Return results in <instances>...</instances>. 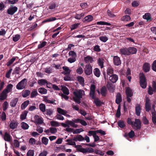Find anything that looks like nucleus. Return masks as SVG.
I'll use <instances>...</instances> for the list:
<instances>
[{
  "label": "nucleus",
  "instance_id": "nucleus-1",
  "mask_svg": "<svg viewBox=\"0 0 156 156\" xmlns=\"http://www.w3.org/2000/svg\"><path fill=\"white\" fill-rule=\"evenodd\" d=\"M84 92V90H82L74 91L73 94L75 97H73V101L78 104H80L81 103L80 100L83 97V93Z\"/></svg>",
  "mask_w": 156,
  "mask_h": 156
},
{
  "label": "nucleus",
  "instance_id": "nucleus-2",
  "mask_svg": "<svg viewBox=\"0 0 156 156\" xmlns=\"http://www.w3.org/2000/svg\"><path fill=\"white\" fill-rule=\"evenodd\" d=\"M139 83L141 87L143 89L147 87V82L146 77L143 73H140L139 75Z\"/></svg>",
  "mask_w": 156,
  "mask_h": 156
},
{
  "label": "nucleus",
  "instance_id": "nucleus-3",
  "mask_svg": "<svg viewBox=\"0 0 156 156\" xmlns=\"http://www.w3.org/2000/svg\"><path fill=\"white\" fill-rule=\"evenodd\" d=\"M27 79L24 78L18 83L16 86V88L18 90L25 89L27 85Z\"/></svg>",
  "mask_w": 156,
  "mask_h": 156
},
{
  "label": "nucleus",
  "instance_id": "nucleus-4",
  "mask_svg": "<svg viewBox=\"0 0 156 156\" xmlns=\"http://www.w3.org/2000/svg\"><path fill=\"white\" fill-rule=\"evenodd\" d=\"M18 8L16 6L13 5H11L8 8L7 11V13L9 15H13L18 10Z\"/></svg>",
  "mask_w": 156,
  "mask_h": 156
},
{
  "label": "nucleus",
  "instance_id": "nucleus-5",
  "mask_svg": "<svg viewBox=\"0 0 156 156\" xmlns=\"http://www.w3.org/2000/svg\"><path fill=\"white\" fill-rule=\"evenodd\" d=\"M152 87L149 86L148 88V93L150 95L153 94V92L156 93V82L153 81L152 82Z\"/></svg>",
  "mask_w": 156,
  "mask_h": 156
},
{
  "label": "nucleus",
  "instance_id": "nucleus-6",
  "mask_svg": "<svg viewBox=\"0 0 156 156\" xmlns=\"http://www.w3.org/2000/svg\"><path fill=\"white\" fill-rule=\"evenodd\" d=\"M133 125L132 126L133 127H135L134 129L136 130H138L141 129V122L140 119H135V121L133 122Z\"/></svg>",
  "mask_w": 156,
  "mask_h": 156
},
{
  "label": "nucleus",
  "instance_id": "nucleus-7",
  "mask_svg": "<svg viewBox=\"0 0 156 156\" xmlns=\"http://www.w3.org/2000/svg\"><path fill=\"white\" fill-rule=\"evenodd\" d=\"M84 72L87 75H90L92 73V67L90 64H89L85 66Z\"/></svg>",
  "mask_w": 156,
  "mask_h": 156
},
{
  "label": "nucleus",
  "instance_id": "nucleus-8",
  "mask_svg": "<svg viewBox=\"0 0 156 156\" xmlns=\"http://www.w3.org/2000/svg\"><path fill=\"white\" fill-rule=\"evenodd\" d=\"M143 69L145 73L149 72L151 69V65L149 63L145 62L143 66Z\"/></svg>",
  "mask_w": 156,
  "mask_h": 156
},
{
  "label": "nucleus",
  "instance_id": "nucleus-9",
  "mask_svg": "<svg viewBox=\"0 0 156 156\" xmlns=\"http://www.w3.org/2000/svg\"><path fill=\"white\" fill-rule=\"evenodd\" d=\"M95 85L94 84L91 85L90 86V95L92 98V99L95 98Z\"/></svg>",
  "mask_w": 156,
  "mask_h": 156
},
{
  "label": "nucleus",
  "instance_id": "nucleus-10",
  "mask_svg": "<svg viewBox=\"0 0 156 156\" xmlns=\"http://www.w3.org/2000/svg\"><path fill=\"white\" fill-rule=\"evenodd\" d=\"M118 79V76L115 74H113L109 77V80L113 83H115Z\"/></svg>",
  "mask_w": 156,
  "mask_h": 156
},
{
  "label": "nucleus",
  "instance_id": "nucleus-11",
  "mask_svg": "<svg viewBox=\"0 0 156 156\" xmlns=\"http://www.w3.org/2000/svg\"><path fill=\"white\" fill-rule=\"evenodd\" d=\"M150 100L148 98H147L146 100L145 110L147 112H149L151 109Z\"/></svg>",
  "mask_w": 156,
  "mask_h": 156
},
{
  "label": "nucleus",
  "instance_id": "nucleus-12",
  "mask_svg": "<svg viewBox=\"0 0 156 156\" xmlns=\"http://www.w3.org/2000/svg\"><path fill=\"white\" fill-rule=\"evenodd\" d=\"M113 62L114 65L117 66L120 65L121 63L120 58L117 56H114L113 58Z\"/></svg>",
  "mask_w": 156,
  "mask_h": 156
},
{
  "label": "nucleus",
  "instance_id": "nucleus-13",
  "mask_svg": "<svg viewBox=\"0 0 156 156\" xmlns=\"http://www.w3.org/2000/svg\"><path fill=\"white\" fill-rule=\"evenodd\" d=\"M125 93L127 96L132 97L133 95L132 90L129 87L126 88Z\"/></svg>",
  "mask_w": 156,
  "mask_h": 156
},
{
  "label": "nucleus",
  "instance_id": "nucleus-14",
  "mask_svg": "<svg viewBox=\"0 0 156 156\" xmlns=\"http://www.w3.org/2000/svg\"><path fill=\"white\" fill-rule=\"evenodd\" d=\"M115 103L117 104H120V103L122 101V95L119 92L117 94L116 96Z\"/></svg>",
  "mask_w": 156,
  "mask_h": 156
},
{
  "label": "nucleus",
  "instance_id": "nucleus-15",
  "mask_svg": "<svg viewBox=\"0 0 156 156\" xmlns=\"http://www.w3.org/2000/svg\"><path fill=\"white\" fill-rule=\"evenodd\" d=\"M5 90H3L0 94V101H3L6 99L8 93L5 91Z\"/></svg>",
  "mask_w": 156,
  "mask_h": 156
},
{
  "label": "nucleus",
  "instance_id": "nucleus-16",
  "mask_svg": "<svg viewBox=\"0 0 156 156\" xmlns=\"http://www.w3.org/2000/svg\"><path fill=\"white\" fill-rule=\"evenodd\" d=\"M35 119V122L39 124H42L43 122V120L42 118H40L38 115H36L34 117Z\"/></svg>",
  "mask_w": 156,
  "mask_h": 156
},
{
  "label": "nucleus",
  "instance_id": "nucleus-17",
  "mask_svg": "<svg viewBox=\"0 0 156 156\" xmlns=\"http://www.w3.org/2000/svg\"><path fill=\"white\" fill-rule=\"evenodd\" d=\"M141 108L140 105V104H136L135 107V112L136 115L139 116L140 115L141 112Z\"/></svg>",
  "mask_w": 156,
  "mask_h": 156
},
{
  "label": "nucleus",
  "instance_id": "nucleus-18",
  "mask_svg": "<svg viewBox=\"0 0 156 156\" xmlns=\"http://www.w3.org/2000/svg\"><path fill=\"white\" fill-rule=\"evenodd\" d=\"M66 123L69 126H70L74 128H77L78 127V125L77 124H75V123L74 122L73 120L72 121L67 120L66 121Z\"/></svg>",
  "mask_w": 156,
  "mask_h": 156
},
{
  "label": "nucleus",
  "instance_id": "nucleus-19",
  "mask_svg": "<svg viewBox=\"0 0 156 156\" xmlns=\"http://www.w3.org/2000/svg\"><path fill=\"white\" fill-rule=\"evenodd\" d=\"M128 49L129 55L131 54H135L137 51L136 48L134 47H129Z\"/></svg>",
  "mask_w": 156,
  "mask_h": 156
},
{
  "label": "nucleus",
  "instance_id": "nucleus-20",
  "mask_svg": "<svg viewBox=\"0 0 156 156\" xmlns=\"http://www.w3.org/2000/svg\"><path fill=\"white\" fill-rule=\"evenodd\" d=\"M93 17L91 15H89L85 16L83 20V21L84 22H90L92 21L93 20Z\"/></svg>",
  "mask_w": 156,
  "mask_h": 156
},
{
  "label": "nucleus",
  "instance_id": "nucleus-21",
  "mask_svg": "<svg viewBox=\"0 0 156 156\" xmlns=\"http://www.w3.org/2000/svg\"><path fill=\"white\" fill-rule=\"evenodd\" d=\"M143 19L147 20V21H151L152 18L151 14L149 13H147L143 16Z\"/></svg>",
  "mask_w": 156,
  "mask_h": 156
},
{
  "label": "nucleus",
  "instance_id": "nucleus-22",
  "mask_svg": "<svg viewBox=\"0 0 156 156\" xmlns=\"http://www.w3.org/2000/svg\"><path fill=\"white\" fill-rule=\"evenodd\" d=\"M120 51L121 53L125 55H129V53L128 48H123L120 49Z\"/></svg>",
  "mask_w": 156,
  "mask_h": 156
},
{
  "label": "nucleus",
  "instance_id": "nucleus-23",
  "mask_svg": "<svg viewBox=\"0 0 156 156\" xmlns=\"http://www.w3.org/2000/svg\"><path fill=\"white\" fill-rule=\"evenodd\" d=\"M84 61L86 63H92L94 62L93 58L90 55H88L84 58Z\"/></svg>",
  "mask_w": 156,
  "mask_h": 156
},
{
  "label": "nucleus",
  "instance_id": "nucleus-24",
  "mask_svg": "<svg viewBox=\"0 0 156 156\" xmlns=\"http://www.w3.org/2000/svg\"><path fill=\"white\" fill-rule=\"evenodd\" d=\"M4 138L5 141L10 142L11 140V136L7 132L5 133Z\"/></svg>",
  "mask_w": 156,
  "mask_h": 156
},
{
  "label": "nucleus",
  "instance_id": "nucleus-25",
  "mask_svg": "<svg viewBox=\"0 0 156 156\" xmlns=\"http://www.w3.org/2000/svg\"><path fill=\"white\" fill-rule=\"evenodd\" d=\"M17 125L18 122L12 121L10 123L9 126L11 129H14L17 127Z\"/></svg>",
  "mask_w": 156,
  "mask_h": 156
},
{
  "label": "nucleus",
  "instance_id": "nucleus-26",
  "mask_svg": "<svg viewBox=\"0 0 156 156\" xmlns=\"http://www.w3.org/2000/svg\"><path fill=\"white\" fill-rule=\"evenodd\" d=\"M57 112L59 114L64 115H66V114L67 113V112L66 110L60 108H57Z\"/></svg>",
  "mask_w": 156,
  "mask_h": 156
},
{
  "label": "nucleus",
  "instance_id": "nucleus-27",
  "mask_svg": "<svg viewBox=\"0 0 156 156\" xmlns=\"http://www.w3.org/2000/svg\"><path fill=\"white\" fill-rule=\"evenodd\" d=\"M112 83H111L109 81H108L107 82L106 86L108 90H111L113 89L114 88V86Z\"/></svg>",
  "mask_w": 156,
  "mask_h": 156
},
{
  "label": "nucleus",
  "instance_id": "nucleus-28",
  "mask_svg": "<svg viewBox=\"0 0 156 156\" xmlns=\"http://www.w3.org/2000/svg\"><path fill=\"white\" fill-rule=\"evenodd\" d=\"M93 99L94 100V103L97 107L100 106L102 104H103V103L98 98H95H95Z\"/></svg>",
  "mask_w": 156,
  "mask_h": 156
},
{
  "label": "nucleus",
  "instance_id": "nucleus-29",
  "mask_svg": "<svg viewBox=\"0 0 156 156\" xmlns=\"http://www.w3.org/2000/svg\"><path fill=\"white\" fill-rule=\"evenodd\" d=\"M18 101V99L16 98L13 99L10 102V105L12 107H14L16 106L17 102Z\"/></svg>",
  "mask_w": 156,
  "mask_h": 156
},
{
  "label": "nucleus",
  "instance_id": "nucleus-30",
  "mask_svg": "<svg viewBox=\"0 0 156 156\" xmlns=\"http://www.w3.org/2000/svg\"><path fill=\"white\" fill-rule=\"evenodd\" d=\"M30 103V101L29 100H27L25 101L23 103L21 106V108L22 110H23L28 106Z\"/></svg>",
  "mask_w": 156,
  "mask_h": 156
},
{
  "label": "nucleus",
  "instance_id": "nucleus-31",
  "mask_svg": "<svg viewBox=\"0 0 156 156\" xmlns=\"http://www.w3.org/2000/svg\"><path fill=\"white\" fill-rule=\"evenodd\" d=\"M28 112L26 110L23 111V113L20 116V118L21 120H23L26 119Z\"/></svg>",
  "mask_w": 156,
  "mask_h": 156
},
{
  "label": "nucleus",
  "instance_id": "nucleus-32",
  "mask_svg": "<svg viewBox=\"0 0 156 156\" xmlns=\"http://www.w3.org/2000/svg\"><path fill=\"white\" fill-rule=\"evenodd\" d=\"M66 142H68V143L67 144L73 146L75 145V147H77L78 146L76 145V144L75 142L74 141H73L72 140L67 139L66 140Z\"/></svg>",
  "mask_w": 156,
  "mask_h": 156
},
{
  "label": "nucleus",
  "instance_id": "nucleus-33",
  "mask_svg": "<svg viewBox=\"0 0 156 156\" xmlns=\"http://www.w3.org/2000/svg\"><path fill=\"white\" fill-rule=\"evenodd\" d=\"M47 81L45 79H40L38 81V83L40 86L44 85L47 83Z\"/></svg>",
  "mask_w": 156,
  "mask_h": 156
},
{
  "label": "nucleus",
  "instance_id": "nucleus-34",
  "mask_svg": "<svg viewBox=\"0 0 156 156\" xmlns=\"http://www.w3.org/2000/svg\"><path fill=\"white\" fill-rule=\"evenodd\" d=\"M106 88L105 86L102 87L101 89V93L103 96H105L106 94Z\"/></svg>",
  "mask_w": 156,
  "mask_h": 156
},
{
  "label": "nucleus",
  "instance_id": "nucleus-35",
  "mask_svg": "<svg viewBox=\"0 0 156 156\" xmlns=\"http://www.w3.org/2000/svg\"><path fill=\"white\" fill-rule=\"evenodd\" d=\"M121 20L124 21H128L130 20L131 18L129 16L126 15L121 18Z\"/></svg>",
  "mask_w": 156,
  "mask_h": 156
},
{
  "label": "nucleus",
  "instance_id": "nucleus-36",
  "mask_svg": "<svg viewBox=\"0 0 156 156\" xmlns=\"http://www.w3.org/2000/svg\"><path fill=\"white\" fill-rule=\"evenodd\" d=\"M94 73L97 77H99L100 75V71L99 69L96 68L94 70Z\"/></svg>",
  "mask_w": 156,
  "mask_h": 156
},
{
  "label": "nucleus",
  "instance_id": "nucleus-37",
  "mask_svg": "<svg viewBox=\"0 0 156 156\" xmlns=\"http://www.w3.org/2000/svg\"><path fill=\"white\" fill-rule=\"evenodd\" d=\"M77 81L79 82L80 83L81 85L84 84V80L83 78L81 76H78L77 77Z\"/></svg>",
  "mask_w": 156,
  "mask_h": 156
},
{
  "label": "nucleus",
  "instance_id": "nucleus-38",
  "mask_svg": "<svg viewBox=\"0 0 156 156\" xmlns=\"http://www.w3.org/2000/svg\"><path fill=\"white\" fill-rule=\"evenodd\" d=\"M38 92L42 94H45L47 93V90L44 88L41 87L38 89Z\"/></svg>",
  "mask_w": 156,
  "mask_h": 156
},
{
  "label": "nucleus",
  "instance_id": "nucleus-39",
  "mask_svg": "<svg viewBox=\"0 0 156 156\" xmlns=\"http://www.w3.org/2000/svg\"><path fill=\"white\" fill-rule=\"evenodd\" d=\"M13 85L11 84H9L7 86L6 88L4 90H6L5 91L7 93H9L10 92L13 87Z\"/></svg>",
  "mask_w": 156,
  "mask_h": 156
},
{
  "label": "nucleus",
  "instance_id": "nucleus-40",
  "mask_svg": "<svg viewBox=\"0 0 156 156\" xmlns=\"http://www.w3.org/2000/svg\"><path fill=\"white\" fill-rule=\"evenodd\" d=\"M39 108L40 110L42 112H44L46 111L45 105L43 103H41L39 105Z\"/></svg>",
  "mask_w": 156,
  "mask_h": 156
},
{
  "label": "nucleus",
  "instance_id": "nucleus-41",
  "mask_svg": "<svg viewBox=\"0 0 156 156\" xmlns=\"http://www.w3.org/2000/svg\"><path fill=\"white\" fill-rule=\"evenodd\" d=\"M104 59H101L100 58H99L98 59V64L99 66L101 67V68H102L104 66Z\"/></svg>",
  "mask_w": 156,
  "mask_h": 156
},
{
  "label": "nucleus",
  "instance_id": "nucleus-42",
  "mask_svg": "<svg viewBox=\"0 0 156 156\" xmlns=\"http://www.w3.org/2000/svg\"><path fill=\"white\" fill-rule=\"evenodd\" d=\"M16 58L15 57H13L11 59H10L8 62H7L6 65L8 67L9 66L12 64L16 60Z\"/></svg>",
  "mask_w": 156,
  "mask_h": 156
},
{
  "label": "nucleus",
  "instance_id": "nucleus-43",
  "mask_svg": "<svg viewBox=\"0 0 156 156\" xmlns=\"http://www.w3.org/2000/svg\"><path fill=\"white\" fill-rule=\"evenodd\" d=\"M21 125L22 128L23 129H28L29 127V125L27 123L24 122H22Z\"/></svg>",
  "mask_w": 156,
  "mask_h": 156
},
{
  "label": "nucleus",
  "instance_id": "nucleus-44",
  "mask_svg": "<svg viewBox=\"0 0 156 156\" xmlns=\"http://www.w3.org/2000/svg\"><path fill=\"white\" fill-rule=\"evenodd\" d=\"M30 91L26 90H25L24 92L22 94V96L23 98H26L30 94Z\"/></svg>",
  "mask_w": 156,
  "mask_h": 156
},
{
  "label": "nucleus",
  "instance_id": "nucleus-45",
  "mask_svg": "<svg viewBox=\"0 0 156 156\" xmlns=\"http://www.w3.org/2000/svg\"><path fill=\"white\" fill-rule=\"evenodd\" d=\"M62 90L64 94L68 95L69 94V91L68 88L66 87H64L62 88Z\"/></svg>",
  "mask_w": 156,
  "mask_h": 156
},
{
  "label": "nucleus",
  "instance_id": "nucleus-46",
  "mask_svg": "<svg viewBox=\"0 0 156 156\" xmlns=\"http://www.w3.org/2000/svg\"><path fill=\"white\" fill-rule=\"evenodd\" d=\"M107 13L108 16L110 18H114L116 16L112 12V10H110L108 9Z\"/></svg>",
  "mask_w": 156,
  "mask_h": 156
},
{
  "label": "nucleus",
  "instance_id": "nucleus-47",
  "mask_svg": "<svg viewBox=\"0 0 156 156\" xmlns=\"http://www.w3.org/2000/svg\"><path fill=\"white\" fill-rule=\"evenodd\" d=\"M107 75L110 76L113 74V70L111 67H108L107 70Z\"/></svg>",
  "mask_w": 156,
  "mask_h": 156
},
{
  "label": "nucleus",
  "instance_id": "nucleus-48",
  "mask_svg": "<svg viewBox=\"0 0 156 156\" xmlns=\"http://www.w3.org/2000/svg\"><path fill=\"white\" fill-rule=\"evenodd\" d=\"M118 125L121 128H123L126 126L124 122L122 120H119L118 122Z\"/></svg>",
  "mask_w": 156,
  "mask_h": 156
},
{
  "label": "nucleus",
  "instance_id": "nucleus-49",
  "mask_svg": "<svg viewBox=\"0 0 156 156\" xmlns=\"http://www.w3.org/2000/svg\"><path fill=\"white\" fill-rule=\"evenodd\" d=\"M45 114L49 116L51 115L53 113V110L51 108L47 109L45 111Z\"/></svg>",
  "mask_w": 156,
  "mask_h": 156
},
{
  "label": "nucleus",
  "instance_id": "nucleus-50",
  "mask_svg": "<svg viewBox=\"0 0 156 156\" xmlns=\"http://www.w3.org/2000/svg\"><path fill=\"white\" fill-rule=\"evenodd\" d=\"M84 16V13H82L80 14L76 13L75 15L74 18L77 20H80L81 18Z\"/></svg>",
  "mask_w": 156,
  "mask_h": 156
},
{
  "label": "nucleus",
  "instance_id": "nucleus-51",
  "mask_svg": "<svg viewBox=\"0 0 156 156\" xmlns=\"http://www.w3.org/2000/svg\"><path fill=\"white\" fill-rule=\"evenodd\" d=\"M48 139L45 137H43L42 138V142L45 145H47L48 143Z\"/></svg>",
  "mask_w": 156,
  "mask_h": 156
},
{
  "label": "nucleus",
  "instance_id": "nucleus-52",
  "mask_svg": "<svg viewBox=\"0 0 156 156\" xmlns=\"http://www.w3.org/2000/svg\"><path fill=\"white\" fill-rule=\"evenodd\" d=\"M80 24L79 23H75L72 25L70 27L71 30H72L76 29L79 26Z\"/></svg>",
  "mask_w": 156,
  "mask_h": 156
},
{
  "label": "nucleus",
  "instance_id": "nucleus-53",
  "mask_svg": "<svg viewBox=\"0 0 156 156\" xmlns=\"http://www.w3.org/2000/svg\"><path fill=\"white\" fill-rule=\"evenodd\" d=\"M20 38V36L19 34L16 35L14 36L13 37V40L14 42L17 41Z\"/></svg>",
  "mask_w": 156,
  "mask_h": 156
},
{
  "label": "nucleus",
  "instance_id": "nucleus-54",
  "mask_svg": "<svg viewBox=\"0 0 156 156\" xmlns=\"http://www.w3.org/2000/svg\"><path fill=\"white\" fill-rule=\"evenodd\" d=\"M99 39L104 42H106L108 40V37L106 36H101L99 37Z\"/></svg>",
  "mask_w": 156,
  "mask_h": 156
},
{
  "label": "nucleus",
  "instance_id": "nucleus-55",
  "mask_svg": "<svg viewBox=\"0 0 156 156\" xmlns=\"http://www.w3.org/2000/svg\"><path fill=\"white\" fill-rule=\"evenodd\" d=\"M97 133V130L94 131L90 130L88 132V135L90 136L93 135V137H94L96 135Z\"/></svg>",
  "mask_w": 156,
  "mask_h": 156
},
{
  "label": "nucleus",
  "instance_id": "nucleus-56",
  "mask_svg": "<svg viewBox=\"0 0 156 156\" xmlns=\"http://www.w3.org/2000/svg\"><path fill=\"white\" fill-rule=\"evenodd\" d=\"M47 44V42L45 41H44L42 43L39 44L38 46V48L39 49H41L44 46H45Z\"/></svg>",
  "mask_w": 156,
  "mask_h": 156
},
{
  "label": "nucleus",
  "instance_id": "nucleus-57",
  "mask_svg": "<svg viewBox=\"0 0 156 156\" xmlns=\"http://www.w3.org/2000/svg\"><path fill=\"white\" fill-rule=\"evenodd\" d=\"M34 150H30L27 153V156H34Z\"/></svg>",
  "mask_w": 156,
  "mask_h": 156
},
{
  "label": "nucleus",
  "instance_id": "nucleus-58",
  "mask_svg": "<svg viewBox=\"0 0 156 156\" xmlns=\"http://www.w3.org/2000/svg\"><path fill=\"white\" fill-rule=\"evenodd\" d=\"M51 124L52 126L57 127L60 126L59 122L56 121H52L51 122Z\"/></svg>",
  "mask_w": 156,
  "mask_h": 156
},
{
  "label": "nucleus",
  "instance_id": "nucleus-59",
  "mask_svg": "<svg viewBox=\"0 0 156 156\" xmlns=\"http://www.w3.org/2000/svg\"><path fill=\"white\" fill-rule=\"evenodd\" d=\"M69 56H72V57L76 58V53L74 51H70L69 53Z\"/></svg>",
  "mask_w": 156,
  "mask_h": 156
},
{
  "label": "nucleus",
  "instance_id": "nucleus-60",
  "mask_svg": "<svg viewBox=\"0 0 156 156\" xmlns=\"http://www.w3.org/2000/svg\"><path fill=\"white\" fill-rule=\"evenodd\" d=\"M38 93L37 90H35L31 92L30 94V97L31 98H34L37 96Z\"/></svg>",
  "mask_w": 156,
  "mask_h": 156
},
{
  "label": "nucleus",
  "instance_id": "nucleus-61",
  "mask_svg": "<svg viewBox=\"0 0 156 156\" xmlns=\"http://www.w3.org/2000/svg\"><path fill=\"white\" fill-rule=\"evenodd\" d=\"M62 68L65 71L67 72L68 73V75H69L70 74L71 70L69 69L68 67L66 66H64Z\"/></svg>",
  "mask_w": 156,
  "mask_h": 156
},
{
  "label": "nucleus",
  "instance_id": "nucleus-62",
  "mask_svg": "<svg viewBox=\"0 0 156 156\" xmlns=\"http://www.w3.org/2000/svg\"><path fill=\"white\" fill-rule=\"evenodd\" d=\"M76 72L79 74H82L83 72V68L81 67H78L76 70Z\"/></svg>",
  "mask_w": 156,
  "mask_h": 156
},
{
  "label": "nucleus",
  "instance_id": "nucleus-63",
  "mask_svg": "<svg viewBox=\"0 0 156 156\" xmlns=\"http://www.w3.org/2000/svg\"><path fill=\"white\" fill-rule=\"evenodd\" d=\"M8 103L6 101H5L3 105V109L4 111H5L8 108Z\"/></svg>",
  "mask_w": 156,
  "mask_h": 156
},
{
  "label": "nucleus",
  "instance_id": "nucleus-64",
  "mask_svg": "<svg viewBox=\"0 0 156 156\" xmlns=\"http://www.w3.org/2000/svg\"><path fill=\"white\" fill-rule=\"evenodd\" d=\"M152 69L156 72V60H154L152 65Z\"/></svg>",
  "mask_w": 156,
  "mask_h": 156
}]
</instances>
